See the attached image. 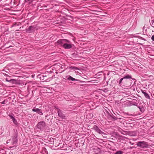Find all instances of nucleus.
<instances>
[{
	"label": "nucleus",
	"instance_id": "f257e3e1",
	"mask_svg": "<svg viewBox=\"0 0 154 154\" xmlns=\"http://www.w3.org/2000/svg\"><path fill=\"white\" fill-rule=\"evenodd\" d=\"M57 43L58 45H60L66 49H70L73 45L69 41L66 39H60L57 41Z\"/></svg>",
	"mask_w": 154,
	"mask_h": 154
},
{
	"label": "nucleus",
	"instance_id": "f03ea898",
	"mask_svg": "<svg viewBox=\"0 0 154 154\" xmlns=\"http://www.w3.org/2000/svg\"><path fill=\"white\" fill-rule=\"evenodd\" d=\"M46 126L45 122L42 121L39 122L37 125L38 128L42 131L43 130Z\"/></svg>",
	"mask_w": 154,
	"mask_h": 154
},
{
	"label": "nucleus",
	"instance_id": "7ed1b4c3",
	"mask_svg": "<svg viewBox=\"0 0 154 154\" xmlns=\"http://www.w3.org/2000/svg\"><path fill=\"white\" fill-rule=\"evenodd\" d=\"M137 146L141 148H147L148 146V143L145 141H139L137 143Z\"/></svg>",
	"mask_w": 154,
	"mask_h": 154
},
{
	"label": "nucleus",
	"instance_id": "20e7f679",
	"mask_svg": "<svg viewBox=\"0 0 154 154\" xmlns=\"http://www.w3.org/2000/svg\"><path fill=\"white\" fill-rule=\"evenodd\" d=\"M93 129L96 132L100 134H104V133L101 131V130L96 125H94L93 128Z\"/></svg>",
	"mask_w": 154,
	"mask_h": 154
},
{
	"label": "nucleus",
	"instance_id": "39448f33",
	"mask_svg": "<svg viewBox=\"0 0 154 154\" xmlns=\"http://www.w3.org/2000/svg\"><path fill=\"white\" fill-rule=\"evenodd\" d=\"M35 27L34 26H30L26 29V32L28 33H31L34 32L35 30Z\"/></svg>",
	"mask_w": 154,
	"mask_h": 154
},
{
	"label": "nucleus",
	"instance_id": "423d86ee",
	"mask_svg": "<svg viewBox=\"0 0 154 154\" xmlns=\"http://www.w3.org/2000/svg\"><path fill=\"white\" fill-rule=\"evenodd\" d=\"M58 116L62 119H65L66 116L62 113L61 111L59 109H57Z\"/></svg>",
	"mask_w": 154,
	"mask_h": 154
},
{
	"label": "nucleus",
	"instance_id": "0eeeda50",
	"mask_svg": "<svg viewBox=\"0 0 154 154\" xmlns=\"http://www.w3.org/2000/svg\"><path fill=\"white\" fill-rule=\"evenodd\" d=\"M12 120V121L16 125H17V122L15 119L14 117V115L13 114L12 115H9L8 116Z\"/></svg>",
	"mask_w": 154,
	"mask_h": 154
},
{
	"label": "nucleus",
	"instance_id": "6e6552de",
	"mask_svg": "<svg viewBox=\"0 0 154 154\" xmlns=\"http://www.w3.org/2000/svg\"><path fill=\"white\" fill-rule=\"evenodd\" d=\"M32 110L33 111L36 112L38 114H39L40 115H42L43 114L41 111V109L38 108H34L32 109Z\"/></svg>",
	"mask_w": 154,
	"mask_h": 154
},
{
	"label": "nucleus",
	"instance_id": "1a4fd4ad",
	"mask_svg": "<svg viewBox=\"0 0 154 154\" xmlns=\"http://www.w3.org/2000/svg\"><path fill=\"white\" fill-rule=\"evenodd\" d=\"M142 93L144 94L145 97L146 98L149 99H150V96L145 91H142Z\"/></svg>",
	"mask_w": 154,
	"mask_h": 154
},
{
	"label": "nucleus",
	"instance_id": "9d476101",
	"mask_svg": "<svg viewBox=\"0 0 154 154\" xmlns=\"http://www.w3.org/2000/svg\"><path fill=\"white\" fill-rule=\"evenodd\" d=\"M69 68L71 69H74L75 71H76L77 70H79V68L75 66H70V67Z\"/></svg>",
	"mask_w": 154,
	"mask_h": 154
},
{
	"label": "nucleus",
	"instance_id": "9b49d317",
	"mask_svg": "<svg viewBox=\"0 0 154 154\" xmlns=\"http://www.w3.org/2000/svg\"><path fill=\"white\" fill-rule=\"evenodd\" d=\"M67 79L68 80H71L72 81L77 80V79H75V78L72 77L70 76L67 78Z\"/></svg>",
	"mask_w": 154,
	"mask_h": 154
},
{
	"label": "nucleus",
	"instance_id": "f8f14e48",
	"mask_svg": "<svg viewBox=\"0 0 154 154\" xmlns=\"http://www.w3.org/2000/svg\"><path fill=\"white\" fill-rule=\"evenodd\" d=\"M131 78V75H127L125 76L124 77V79H130Z\"/></svg>",
	"mask_w": 154,
	"mask_h": 154
},
{
	"label": "nucleus",
	"instance_id": "ddd939ff",
	"mask_svg": "<svg viewBox=\"0 0 154 154\" xmlns=\"http://www.w3.org/2000/svg\"><path fill=\"white\" fill-rule=\"evenodd\" d=\"M47 76L46 75H42L40 76L39 78L41 80H43L44 79V77H46Z\"/></svg>",
	"mask_w": 154,
	"mask_h": 154
},
{
	"label": "nucleus",
	"instance_id": "4468645a",
	"mask_svg": "<svg viewBox=\"0 0 154 154\" xmlns=\"http://www.w3.org/2000/svg\"><path fill=\"white\" fill-rule=\"evenodd\" d=\"M6 81H7V82H13L14 81H15V80H14V79H10V80H9V79H8L7 78H6Z\"/></svg>",
	"mask_w": 154,
	"mask_h": 154
},
{
	"label": "nucleus",
	"instance_id": "2eb2a0df",
	"mask_svg": "<svg viewBox=\"0 0 154 154\" xmlns=\"http://www.w3.org/2000/svg\"><path fill=\"white\" fill-rule=\"evenodd\" d=\"M13 140L14 141L13 142V144H15L17 142V140L16 139V137H15V138H13Z\"/></svg>",
	"mask_w": 154,
	"mask_h": 154
},
{
	"label": "nucleus",
	"instance_id": "dca6fc26",
	"mask_svg": "<svg viewBox=\"0 0 154 154\" xmlns=\"http://www.w3.org/2000/svg\"><path fill=\"white\" fill-rule=\"evenodd\" d=\"M123 152H122L121 151H117L115 154H122V153Z\"/></svg>",
	"mask_w": 154,
	"mask_h": 154
},
{
	"label": "nucleus",
	"instance_id": "f3484780",
	"mask_svg": "<svg viewBox=\"0 0 154 154\" xmlns=\"http://www.w3.org/2000/svg\"><path fill=\"white\" fill-rule=\"evenodd\" d=\"M124 79L123 78H121L119 80V84H120L121 83L122 80Z\"/></svg>",
	"mask_w": 154,
	"mask_h": 154
},
{
	"label": "nucleus",
	"instance_id": "a211bd4d",
	"mask_svg": "<svg viewBox=\"0 0 154 154\" xmlns=\"http://www.w3.org/2000/svg\"><path fill=\"white\" fill-rule=\"evenodd\" d=\"M50 79H51V78H49L48 79H46V80H45L44 81L46 82H48V81H49L50 80Z\"/></svg>",
	"mask_w": 154,
	"mask_h": 154
},
{
	"label": "nucleus",
	"instance_id": "6ab92c4d",
	"mask_svg": "<svg viewBox=\"0 0 154 154\" xmlns=\"http://www.w3.org/2000/svg\"><path fill=\"white\" fill-rule=\"evenodd\" d=\"M151 39L152 41H154V35H153L151 37Z\"/></svg>",
	"mask_w": 154,
	"mask_h": 154
},
{
	"label": "nucleus",
	"instance_id": "aec40b11",
	"mask_svg": "<svg viewBox=\"0 0 154 154\" xmlns=\"http://www.w3.org/2000/svg\"><path fill=\"white\" fill-rule=\"evenodd\" d=\"M133 105H134V106H137V103H134L133 104Z\"/></svg>",
	"mask_w": 154,
	"mask_h": 154
},
{
	"label": "nucleus",
	"instance_id": "412c9836",
	"mask_svg": "<svg viewBox=\"0 0 154 154\" xmlns=\"http://www.w3.org/2000/svg\"><path fill=\"white\" fill-rule=\"evenodd\" d=\"M5 100H4L3 101L2 103V104H5Z\"/></svg>",
	"mask_w": 154,
	"mask_h": 154
},
{
	"label": "nucleus",
	"instance_id": "4be33fe9",
	"mask_svg": "<svg viewBox=\"0 0 154 154\" xmlns=\"http://www.w3.org/2000/svg\"><path fill=\"white\" fill-rule=\"evenodd\" d=\"M113 118L115 120L117 119V118L115 117H113Z\"/></svg>",
	"mask_w": 154,
	"mask_h": 154
},
{
	"label": "nucleus",
	"instance_id": "5701e85b",
	"mask_svg": "<svg viewBox=\"0 0 154 154\" xmlns=\"http://www.w3.org/2000/svg\"><path fill=\"white\" fill-rule=\"evenodd\" d=\"M152 25H154V20H152Z\"/></svg>",
	"mask_w": 154,
	"mask_h": 154
},
{
	"label": "nucleus",
	"instance_id": "b1692460",
	"mask_svg": "<svg viewBox=\"0 0 154 154\" xmlns=\"http://www.w3.org/2000/svg\"><path fill=\"white\" fill-rule=\"evenodd\" d=\"M137 107L140 109V111H142V109H141L140 107H139V106H137Z\"/></svg>",
	"mask_w": 154,
	"mask_h": 154
},
{
	"label": "nucleus",
	"instance_id": "393cba45",
	"mask_svg": "<svg viewBox=\"0 0 154 154\" xmlns=\"http://www.w3.org/2000/svg\"><path fill=\"white\" fill-rule=\"evenodd\" d=\"M32 76H32V77H34V76H33V75H32Z\"/></svg>",
	"mask_w": 154,
	"mask_h": 154
},
{
	"label": "nucleus",
	"instance_id": "a878e982",
	"mask_svg": "<svg viewBox=\"0 0 154 154\" xmlns=\"http://www.w3.org/2000/svg\"><path fill=\"white\" fill-rule=\"evenodd\" d=\"M32 76H32V77H34V76H33V75H32Z\"/></svg>",
	"mask_w": 154,
	"mask_h": 154
},
{
	"label": "nucleus",
	"instance_id": "bb28decb",
	"mask_svg": "<svg viewBox=\"0 0 154 154\" xmlns=\"http://www.w3.org/2000/svg\"><path fill=\"white\" fill-rule=\"evenodd\" d=\"M32 76H32V77H34V76H33V75H32Z\"/></svg>",
	"mask_w": 154,
	"mask_h": 154
}]
</instances>
